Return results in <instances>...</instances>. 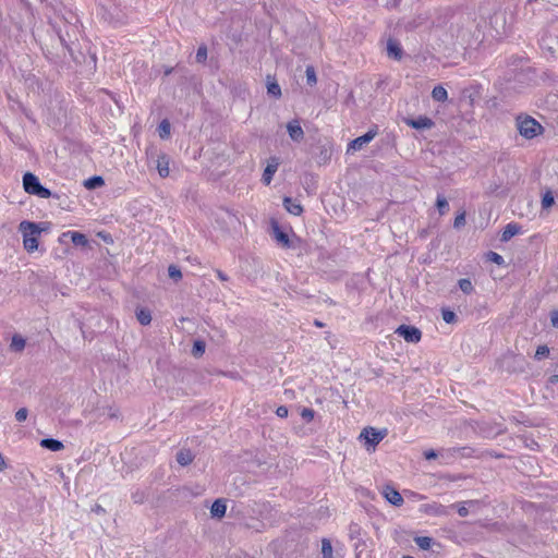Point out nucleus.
Segmentation results:
<instances>
[{"label": "nucleus", "mask_w": 558, "mask_h": 558, "mask_svg": "<svg viewBox=\"0 0 558 558\" xmlns=\"http://www.w3.org/2000/svg\"><path fill=\"white\" fill-rule=\"evenodd\" d=\"M515 125L519 134L526 140H532L544 131L542 124L527 114H519L515 118Z\"/></svg>", "instance_id": "f257e3e1"}, {"label": "nucleus", "mask_w": 558, "mask_h": 558, "mask_svg": "<svg viewBox=\"0 0 558 558\" xmlns=\"http://www.w3.org/2000/svg\"><path fill=\"white\" fill-rule=\"evenodd\" d=\"M19 231L23 235V245L24 248L32 253L38 248V240L37 235L41 232L38 223L23 220L19 226Z\"/></svg>", "instance_id": "f03ea898"}, {"label": "nucleus", "mask_w": 558, "mask_h": 558, "mask_svg": "<svg viewBox=\"0 0 558 558\" xmlns=\"http://www.w3.org/2000/svg\"><path fill=\"white\" fill-rule=\"evenodd\" d=\"M23 187L26 193L36 195L41 198L58 197L49 189L45 187L39 179L32 172H26L23 175Z\"/></svg>", "instance_id": "7ed1b4c3"}, {"label": "nucleus", "mask_w": 558, "mask_h": 558, "mask_svg": "<svg viewBox=\"0 0 558 558\" xmlns=\"http://www.w3.org/2000/svg\"><path fill=\"white\" fill-rule=\"evenodd\" d=\"M395 332L411 343H417L422 338L421 330L412 325H400Z\"/></svg>", "instance_id": "20e7f679"}, {"label": "nucleus", "mask_w": 558, "mask_h": 558, "mask_svg": "<svg viewBox=\"0 0 558 558\" xmlns=\"http://www.w3.org/2000/svg\"><path fill=\"white\" fill-rule=\"evenodd\" d=\"M386 435H387L386 429L378 430L374 427H365L362 430L360 438H365V444L367 446L375 447L384 439V437Z\"/></svg>", "instance_id": "39448f33"}, {"label": "nucleus", "mask_w": 558, "mask_h": 558, "mask_svg": "<svg viewBox=\"0 0 558 558\" xmlns=\"http://www.w3.org/2000/svg\"><path fill=\"white\" fill-rule=\"evenodd\" d=\"M377 135V126L369 129L364 135L359 136L350 142L349 150H360L365 144H368Z\"/></svg>", "instance_id": "423d86ee"}, {"label": "nucleus", "mask_w": 558, "mask_h": 558, "mask_svg": "<svg viewBox=\"0 0 558 558\" xmlns=\"http://www.w3.org/2000/svg\"><path fill=\"white\" fill-rule=\"evenodd\" d=\"M280 166V160L278 157L272 156L268 159L267 166L262 175V182L265 185H269L272 181L274 174L277 172Z\"/></svg>", "instance_id": "0eeeda50"}, {"label": "nucleus", "mask_w": 558, "mask_h": 558, "mask_svg": "<svg viewBox=\"0 0 558 558\" xmlns=\"http://www.w3.org/2000/svg\"><path fill=\"white\" fill-rule=\"evenodd\" d=\"M404 122L407 125L415 130H429L435 125L434 121L426 116H420L417 118H407Z\"/></svg>", "instance_id": "6e6552de"}, {"label": "nucleus", "mask_w": 558, "mask_h": 558, "mask_svg": "<svg viewBox=\"0 0 558 558\" xmlns=\"http://www.w3.org/2000/svg\"><path fill=\"white\" fill-rule=\"evenodd\" d=\"M383 496L389 504H391L396 507H400L404 502L401 494L395 487H392L390 485H386L383 488Z\"/></svg>", "instance_id": "1a4fd4ad"}, {"label": "nucleus", "mask_w": 558, "mask_h": 558, "mask_svg": "<svg viewBox=\"0 0 558 558\" xmlns=\"http://www.w3.org/2000/svg\"><path fill=\"white\" fill-rule=\"evenodd\" d=\"M271 228L274 236L278 243H280L283 247L287 248L293 247L292 241L290 240L288 233L280 228L277 221H271Z\"/></svg>", "instance_id": "9d476101"}, {"label": "nucleus", "mask_w": 558, "mask_h": 558, "mask_svg": "<svg viewBox=\"0 0 558 558\" xmlns=\"http://www.w3.org/2000/svg\"><path fill=\"white\" fill-rule=\"evenodd\" d=\"M289 136L294 142H301L304 138V131L298 120L290 121L287 124Z\"/></svg>", "instance_id": "9b49d317"}, {"label": "nucleus", "mask_w": 558, "mask_h": 558, "mask_svg": "<svg viewBox=\"0 0 558 558\" xmlns=\"http://www.w3.org/2000/svg\"><path fill=\"white\" fill-rule=\"evenodd\" d=\"M387 56L390 58V59H393V60H401L402 56H403V50L400 46V44L395 40V39H388L387 41Z\"/></svg>", "instance_id": "f8f14e48"}, {"label": "nucleus", "mask_w": 558, "mask_h": 558, "mask_svg": "<svg viewBox=\"0 0 558 558\" xmlns=\"http://www.w3.org/2000/svg\"><path fill=\"white\" fill-rule=\"evenodd\" d=\"M63 238H70L72 243L75 246H86L88 244V239L86 234L77 232V231H68L62 234Z\"/></svg>", "instance_id": "ddd939ff"}, {"label": "nucleus", "mask_w": 558, "mask_h": 558, "mask_svg": "<svg viewBox=\"0 0 558 558\" xmlns=\"http://www.w3.org/2000/svg\"><path fill=\"white\" fill-rule=\"evenodd\" d=\"M283 207L289 214L294 216H300L303 213L302 205L289 196L283 198Z\"/></svg>", "instance_id": "4468645a"}, {"label": "nucleus", "mask_w": 558, "mask_h": 558, "mask_svg": "<svg viewBox=\"0 0 558 558\" xmlns=\"http://www.w3.org/2000/svg\"><path fill=\"white\" fill-rule=\"evenodd\" d=\"M226 511L227 505L225 499H216L210 507V513L213 518L221 519L226 515Z\"/></svg>", "instance_id": "2eb2a0df"}, {"label": "nucleus", "mask_w": 558, "mask_h": 558, "mask_svg": "<svg viewBox=\"0 0 558 558\" xmlns=\"http://www.w3.org/2000/svg\"><path fill=\"white\" fill-rule=\"evenodd\" d=\"M521 231V226H519L515 222L508 223L500 236V240L502 242H508L510 239H512L514 235L519 234Z\"/></svg>", "instance_id": "dca6fc26"}, {"label": "nucleus", "mask_w": 558, "mask_h": 558, "mask_svg": "<svg viewBox=\"0 0 558 558\" xmlns=\"http://www.w3.org/2000/svg\"><path fill=\"white\" fill-rule=\"evenodd\" d=\"M169 163L170 158L166 154H161L157 159V170L161 178H167L169 175Z\"/></svg>", "instance_id": "f3484780"}, {"label": "nucleus", "mask_w": 558, "mask_h": 558, "mask_svg": "<svg viewBox=\"0 0 558 558\" xmlns=\"http://www.w3.org/2000/svg\"><path fill=\"white\" fill-rule=\"evenodd\" d=\"M459 449L458 448H452V449H447V450H441V451H436L434 449H429V450H426L424 451V458L426 460H433V459H436L437 457H449V456H453L456 452H458Z\"/></svg>", "instance_id": "a211bd4d"}, {"label": "nucleus", "mask_w": 558, "mask_h": 558, "mask_svg": "<svg viewBox=\"0 0 558 558\" xmlns=\"http://www.w3.org/2000/svg\"><path fill=\"white\" fill-rule=\"evenodd\" d=\"M40 446L50 451L57 452L63 449V444L54 438H44L40 440Z\"/></svg>", "instance_id": "6ab92c4d"}, {"label": "nucleus", "mask_w": 558, "mask_h": 558, "mask_svg": "<svg viewBox=\"0 0 558 558\" xmlns=\"http://www.w3.org/2000/svg\"><path fill=\"white\" fill-rule=\"evenodd\" d=\"M26 340L21 335L15 333L12 337L10 349L13 352H22L25 349Z\"/></svg>", "instance_id": "aec40b11"}, {"label": "nucleus", "mask_w": 558, "mask_h": 558, "mask_svg": "<svg viewBox=\"0 0 558 558\" xmlns=\"http://www.w3.org/2000/svg\"><path fill=\"white\" fill-rule=\"evenodd\" d=\"M193 459H194V456L192 454L191 450H189V449H181L177 453V462L182 466H186L190 463H192Z\"/></svg>", "instance_id": "412c9836"}, {"label": "nucleus", "mask_w": 558, "mask_h": 558, "mask_svg": "<svg viewBox=\"0 0 558 558\" xmlns=\"http://www.w3.org/2000/svg\"><path fill=\"white\" fill-rule=\"evenodd\" d=\"M136 318L143 326H147L151 322V313L148 308L142 307L136 310Z\"/></svg>", "instance_id": "4be33fe9"}, {"label": "nucleus", "mask_w": 558, "mask_h": 558, "mask_svg": "<svg viewBox=\"0 0 558 558\" xmlns=\"http://www.w3.org/2000/svg\"><path fill=\"white\" fill-rule=\"evenodd\" d=\"M105 185V180L100 175H93L84 181V186L87 190H95Z\"/></svg>", "instance_id": "5701e85b"}, {"label": "nucleus", "mask_w": 558, "mask_h": 558, "mask_svg": "<svg viewBox=\"0 0 558 558\" xmlns=\"http://www.w3.org/2000/svg\"><path fill=\"white\" fill-rule=\"evenodd\" d=\"M432 98L435 101L444 102L448 98V93L444 86L437 85L432 90Z\"/></svg>", "instance_id": "b1692460"}, {"label": "nucleus", "mask_w": 558, "mask_h": 558, "mask_svg": "<svg viewBox=\"0 0 558 558\" xmlns=\"http://www.w3.org/2000/svg\"><path fill=\"white\" fill-rule=\"evenodd\" d=\"M414 542L423 550H428L435 544V541L429 536H416Z\"/></svg>", "instance_id": "393cba45"}, {"label": "nucleus", "mask_w": 558, "mask_h": 558, "mask_svg": "<svg viewBox=\"0 0 558 558\" xmlns=\"http://www.w3.org/2000/svg\"><path fill=\"white\" fill-rule=\"evenodd\" d=\"M148 498L147 492L137 488L131 494V499L134 504L142 505L144 504Z\"/></svg>", "instance_id": "a878e982"}, {"label": "nucleus", "mask_w": 558, "mask_h": 558, "mask_svg": "<svg viewBox=\"0 0 558 558\" xmlns=\"http://www.w3.org/2000/svg\"><path fill=\"white\" fill-rule=\"evenodd\" d=\"M206 343L203 340H195L192 347V354L199 357L205 353Z\"/></svg>", "instance_id": "bb28decb"}, {"label": "nucleus", "mask_w": 558, "mask_h": 558, "mask_svg": "<svg viewBox=\"0 0 558 558\" xmlns=\"http://www.w3.org/2000/svg\"><path fill=\"white\" fill-rule=\"evenodd\" d=\"M436 207L440 215H445L449 210V204L445 196L437 195Z\"/></svg>", "instance_id": "cd10ccee"}, {"label": "nucleus", "mask_w": 558, "mask_h": 558, "mask_svg": "<svg viewBox=\"0 0 558 558\" xmlns=\"http://www.w3.org/2000/svg\"><path fill=\"white\" fill-rule=\"evenodd\" d=\"M477 505V500H468L457 505V511L460 517H466L469 514V509L466 506H475Z\"/></svg>", "instance_id": "c85d7f7f"}, {"label": "nucleus", "mask_w": 558, "mask_h": 558, "mask_svg": "<svg viewBox=\"0 0 558 558\" xmlns=\"http://www.w3.org/2000/svg\"><path fill=\"white\" fill-rule=\"evenodd\" d=\"M171 125L168 120H162L158 125V133L160 138H168L170 135Z\"/></svg>", "instance_id": "c756f323"}, {"label": "nucleus", "mask_w": 558, "mask_h": 558, "mask_svg": "<svg viewBox=\"0 0 558 558\" xmlns=\"http://www.w3.org/2000/svg\"><path fill=\"white\" fill-rule=\"evenodd\" d=\"M460 290L465 294H471L474 291L473 283L468 278H462L458 281Z\"/></svg>", "instance_id": "7c9ffc66"}, {"label": "nucleus", "mask_w": 558, "mask_h": 558, "mask_svg": "<svg viewBox=\"0 0 558 558\" xmlns=\"http://www.w3.org/2000/svg\"><path fill=\"white\" fill-rule=\"evenodd\" d=\"M207 54H208L207 46L202 44L197 48V51H196V56H195L196 62L197 63H205L206 60H207Z\"/></svg>", "instance_id": "2f4dec72"}, {"label": "nucleus", "mask_w": 558, "mask_h": 558, "mask_svg": "<svg viewBox=\"0 0 558 558\" xmlns=\"http://www.w3.org/2000/svg\"><path fill=\"white\" fill-rule=\"evenodd\" d=\"M441 317L447 324H454L458 320L456 313L449 308H442Z\"/></svg>", "instance_id": "473e14b6"}, {"label": "nucleus", "mask_w": 558, "mask_h": 558, "mask_svg": "<svg viewBox=\"0 0 558 558\" xmlns=\"http://www.w3.org/2000/svg\"><path fill=\"white\" fill-rule=\"evenodd\" d=\"M554 203H555V197H554L553 192L546 191L542 197V207L544 209H547V208L551 207L554 205Z\"/></svg>", "instance_id": "72a5a7b5"}, {"label": "nucleus", "mask_w": 558, "mask_h": 558, "mask_svg": "<svg viewBox=\"0 0 558 558\" xmlns=\"http://www.w3.org/2000/svg\"><path fill=\"white\" fill-rule=\"evenodd\" d=\"M322 554L324 558H332V546L329 539L322 541Z\"/></svg>", "instance_id": "f704fd0d"}, {"label": "nucleus", "mask_w": 558, "mask_h": 558, "mask_svg": "<svg viewBox=\"0 0 558 558\" xmlns=\"http://www.w3.org/2000/svg\"><path fill=\"white\" fill-rule=\"evenodd\" d=\"M305 75L306 82L310 86H313L317 83L316 72L312 65L306 66Z\"/></svg>", "instance_id": "c9c22d12"}, {"label": "nucleus", "mask_w": 558, "mask_h": 558, "mask_svg": "<svg viewBox=\"0 0 558 558\" xmlns=\"http://www.w3.org/2000/svg\"><path fill=\"white\" fill-rule=\"evenodd\" d=\"M525 76V73L523 70H520L519 72L518 71H512V72H507L505 74V80L507 82H511V81H519V82H522V77Z\"/></svg>", "instance_id": "e433bc0d"}, {"label": "nucleus", "mask_w": 558, "mask_h": 558, "mask_svg": "<svg viewBox=\"0 0 558 558\" xmlns=\"http://www.w3.org/2000/svg\"><path fill=\"white\" fill-rule=\"evenodd\" d=\"M267 93L275 98H279L281 96V88L277 82H270L267 85Z\"/></svg>", "instance_id": "4c0bfd02"}, {"label": "nucleus", "mask_w": 558, "mask_h": 558, "mask_svg": "<svg viewBox=\"0 0 558 558\" xmlns=\"http://www.w3.org/2000/svg\"><path fill=\"white\" fill-rule=\"evenodd\" d=\"M486 257H487V260L493 262V263H495V264H497L499 266L505 265L504 257L500 254L496 253V252L489 251L487 253Z\"/></svg>", "instance_id": "58836bf2"}, {"label": "nucleus", "mask_w": 558, "mask_h": 558, "mask_svg": "<svg viewBox=\"0 0 558 558\" xmlns=\"http://www.w3.org/2000/svg\"><path fill=\"white\" fill-rule=\"evenodd\" d=\"M168 275L174 281H179L182 278V272H181L180 268L177 267L175 265H170L168 267Z\"/></svg>", "instance_id": "ea45409f"}, {"label": "nucleus", "mask_w": 558, "mask_h": 558, "mask_svg": "<svg viewBox=\"0 0 558 558\" xmlns=\"http://www.w3.org/2000/svg\"><path fill=\"white\" fill-rule=\"evenodd\" d=\"M549 354V348L546 344L538 345L535 352V360L541 361L542 359L548 356Z\"/></svg>", "instance_id": "a19ab883"}, {"label": "nucleus", "mask_w": 558, "mask_h": 558, "mask_svg": "<svg viewBox=\"0 0 558 558\" xmlns=\"http://www.w3.org/2000/svg\"><path fill=\"white\" fill-rule=\"evenodd\" d=\"M59 39L64 48L69 51L70 56L73 58V60H76L74 57V49H73V43H69L66 38H64L63 35H59Z\"/></svg>", "instance_id": "79ce46f5"}, {"label": "nucleus", "mask_w": 558, "mask_h": 558, "mask_svg": "<svg viewBox=\"0 0 558 558\" xmlns=\"http://www.w3.org/2000/svg\"><path fill=\"white\" fill-rule=\"evenodd\" d=\"M465 225V211H461L458 214L453 221V227L456 229H460Z\"/></svg>", "instance_id": "37998d69"}, {"label": "nucleus", "mask_w": 558, "mask_h": 558, "mask_svg": "<svg viewBox=\"0 0 558 558\" xmlns=\"http://www.w3.org/2000/svg\"><path fill=\"white\" fill-rule=\"evenodd\" d=\"M315 411L311 408H303L301 411V416L304 421L311 422L314 418Z\"/></svg>", "instance_id": "c03bdc74"}, {"label": "nucleus", "mask_w": 558, "mask_h": 558, "mask_svg": "<svg viewBox=\"0 0 558 558\" xmlns=\"http://www.w3.org/2000/svg\"><path fill=\"white\" fill-rule=\"evenodd\" d=\"M28 410L26 408H21L15 412V420L17 422H24L27 418Z\"/></svg>", "instance_id": "a18cd8bd"}, {"label": "nucleus", "mask_w": 558, "mask_h": 558, "mask_svg": "<svg viewBox=\"0 0 558 558\" xmlns=\"http://www.w3.org/2000/svg\"><path fill=\"white\" fill-rule=\"evenodd\" d=\"M276 414L281 418H286L289 415V410L286 405H280L277 408Z\"/></svg>", "instance_id": "49530a36"}, {"label": "nucleus", "mask_w": 558, "mask_h": 558, "mask_svg": "<svg viewBox=\"0 0 558 558\" xmlns=\"http://www.w3.org/2000/svg\"><path fill=\"white\" fill-rule=\"evenodd\" d=\"M349 533L351 537H354L356 534L360 533V526L356 523H351L349 526Z\"/></svg>", "instance_id": "de8ad7c7"}, {"label": "nucleus", "mask_w": 558, "mask_h": 558, "mask_svg": "<svg viewBox=\"0 0 558 558\" xmlns=\"http://www.w3.org/2000/svg\"><path fill=\"white\" fill-rule=\"evenodd\" d=\"M550 323L553 327L558 328V311L550 312Z\"/></svg>", "instance_id": "09e8293b"}, {"label": "nucleus", "mask_w": 558, "mask_h": 558, "mask_svg": "<svg viewBox=\"0 0 558 558\" xmlns=\"http://www.w3.org/2000/svg\"><path fill=\"white\" fill-rule=\"evenodd\" d=\"M556 384H558V374H554V375L548 377L547 387L549 385H556Z\"/></svg>", "instance_id": "8fccbe9b"}, {"label": "nucleus", "mask_w": 558, "mask_h": 558, "mask_svg": "<svg viewBox=\"0 0 558 558\" xmlns=\"http://www.w3.org/2000/svg\"><path fill=\"white\" fill-rule=\"evenodd\" d=\"M216 274L221 281H228L229 277L223 271L218 269L216 270Z\"/></svg>", "instance_id": "3c124183"}, {"label": "nucleus", "mask_w": 558, "mask_h": 558, "mask_svg": "<svg viewBox=\"0 0 558 558\" xmlns=\"http://www.w3.org/2000/svg\"><path fill=\"white\" fill-rule=\"evenodd\" d=\"M93 511L100 514V513H104L105 512V509L99 506V505H96L94 508H93Z\"/></svg>", "instance_id": "603ef678"}, {"label": "nucleus", "mask_w": 558, "mask_h": 558, "mask_svg": "<svg viewBox=\"0 0 558 558\" xmlns=\"http://www.w3.org/2000/svg\"><path fill=\"white\" fill-rule=\"evenodd\" d=\"M7 469V463L2 457V454L0 453V471H3Z\"/></svg>", "instance_id": "864d4df0"}, {"label": "nucleus", "mask_w": 558, "mask_h": 558, "mask_svg": "<svg viewBox=\"0 0 558 558\" xmlns=\"http://www.w3.org/2000/svg\"><path fill=\"white\" fill-rule=\"evenodd\" d=\"M172 71H173V69H172V68H169V69H167V70L165 71V74H166V75H169V74H171V73H172Z\"/></svg>", "instance_id": "5fc2aeb1"}, {"label": "nucleus", "mask_w": 558, "mask_h": 558, "mask_svg": "<svg viewBox=\"0 0 558 558\" xmlns=\"http://www.w3.org/2000/svg\"><path fill=\"white\" fill-rule=\"evenodd\" d=\"M314 324H315V326H317V327H323V326H324V325H323V323H320V322H319V320H317V319L314 322Z\"/></svg>", "instance_id": "6e6d98bb"}, {"label": "nucleus", "mask_w": 558, "mask_h": 558, "mask_svg": "<svg viewBox=\"0 0 558 558\" xmlns=\"http://www.w3.org/2000/svg\"><path fill=\"white\" fill-rule=\"evenodd\" d=\"M536 1H537V0H527V3H529V4H532V3L536 2Z\"/></svg>", "instance_id": "4d7b16f0"}]
</instances>
